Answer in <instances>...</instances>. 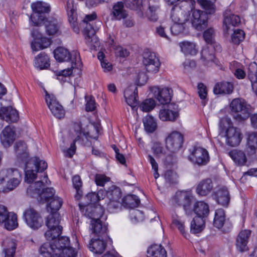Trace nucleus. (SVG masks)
<instances>
[{"mask_svg": "<svg viewBox=\"0 0 257 257\" xmlns=\"http://www.w3.org/2000/svg\"><path fill=\"white\" fill-rule=\"evenodd\" d=\"M14 149L17 159L25 164V181L28 183H32L36 178V173L42 172L47 168V163L38 157L29 160L27 146L25 142L19 141L16 143Z\"/></svg>", "mask_w": 257, "mask_h": 257, "instance_id": "nucleus-1", "label": "nucleus"}, {"mask_svg": "<svg viewBox=\"0 0 257 257\" xmlns=\"http://www.w3.org/2000/svg\"><path fill=\"white\" fill-rule=\"evenodd\" d=\"M104 197V191L100 190L96 193L91 192L88 193L85 197L86 200V205L84 211V215L87 217H101L104 214V207L100 204L96 203L103 199Z\"/></svg>", "mask_w": 257, "mask_h": 257, "instance_id": "nucleus-2", "label": "nucleus"}, {"mask_svg": "<svg viewBox=\"0 0 257 257\" xmlns=\"http://www.w3.org/2000/svg\"><path fill=\"white\" fill-rule=\"evenodd\" d=\"M52 242L54 248V255L51 257H76L77 251L70 246L69 238L66 236L56 237L48 240Z\"/></svg>", "mask_w": 257, "mask_h": 257, "instance_id": "nucleus-3", "label": "nucleus"}, {"mask_svg": "<svg viewBox=\"0 0 257 257\" xmlns=\"http://www.w3.org/2000/svg\"><path fill=\"white\" fill-rule=\"evenodd\" d=\"M61 218L59 212H50L46 220V225L48 230L44 235L47 240H51L59 237L62 230V227L59 225Z\"/></svg>", "mask_w": 257, "mask_h": 257, "instance_id": "nucleus-4", "label": "nucleus"}, {"mask_svg": "<svg viewBox=\"0 0 257 257\" xmlns=\"http://www.w3.org/2000/svg\"><path fill=\"white\" fill-rule=\"evenodd\" d=\"M249 106L244 99L240 98L233 99L229 105L233 118L239 121L245 120L249 117Z\"/></svg>", "mask_w": 257, "mask_h": 257, "instance_id": "nucleus-5", "label": "nucleus"}, {"mask_svg": "<svg viewBox=\"0 0 257 257\" xmlns=\"http://www.w3.org/2000/svg\"><path fill=\"white\" fill-rule=\"evenodd\" d=\"M188 160L193 164L199 166L206 165L210 160L208 152L205 148L195 145L189 149Z\"/></svg>", "mask_w": 257, "mask_h": 257, "instance_id": "nucleus-6", "label": "nucleus"}, {"mask_svg": "<svg viewBox=\"0 0 257 257\" xmlns=\"http://www.w3.org/2000/svg\"><path fill=\"white\" fill-rule=\"evenodd\" d=\"M31 8L33 13L30 19L34 26H38L45 20V14L50 12V7L42 2H38L32 4Z\"/></svg>", "mask_w": 257, "mask_h": 257, "instance_id": "nucleus-7", "label": "nucleus"}, {"mask_svg": "<svg viewBox=\"0 0 257 257\" xmlns=\"http://www.w3.org/2000/svg\"><path fill=\"white\" fill-rule=\"evenodd\" d=\"M4 224L9 230L15 229L18 226L17 215L13 212H8L7 208L0 205V225Z\"/></svg>", "mask_w": 257, "mask_h": 257, "instance_id": "nucleus-8", "label": "nucleus"}, {"mask_svg": "<svg viewBox=\"0 0 257 257\" xmlns=\"http://www.w3.org/2000/svg\"><path fill=\"white\" fill-rule=\"evenodd\" d=\"M23 218L28 226L33 229H38L43 223L40 213L33 208H29L24 212Z\"/></svg>", "mask_w": 257, "mask_h": 257, "instance_id": "nucleus-9", "label": "nucleus"}, {"mask_svg": "<svg viewBox=\"0 0 257 257\" xmlns=\"http://www.w3.org/2000/svg\"><path fill=\"white\" fill-rule=\"evenodd\" d=\"M192 196L186 191H178L173 198L175 206H182L187 215L191 213Z\"/></svg>", "mask_w": 257, "mask_h": 257, "instance_id": "nucleus-10", "label": "nucleus"}, {"mask_svg": "<svg viewBox=\"0 0 257 257\" xmlns=\"http://www.w3.org/2000/svg\"><path fill=\"white\" fill-rule=\"evenodd\" d=\"M165 143L167 149L174 154L181 148L183 143V136L179 132H173L167 137Z\"/></svg>", "mask_w": 257, "mask_h": 257, "instance_id": "nucleus-11", "label": "nucleus"}, {"mask_svg": "<svg viewBox=\"0 0 257 257\" xmlns=\"http://www.w3.org/2000/svg\"><path fill=\"white\" fill-rule=\"evenodd\" d=\"M143 63L149 73H156L159 71L161 62L156 53L147 52L143 56Z\"/></svg>", "mask_w": 257, "mask_h": 257, "instance_id": "nucleus-12", "label": "nucleus"}, {"mask_svg": "<svg viewBox=\"0 0 257 257\" xmlns=\"http://www.w3.org/2000/svg\"><path fill=\"white\" fill-rule=\"evenodd\" d=\"M191 13V22L193 27L198 31L205 29L207 26L208 19L206 13L195 9H192Z\"/></svg>", "mask_w": 257, "mask_h": 257, "instance_id": "nucleus-13", "label": "nucleus"}, {"mask_svg": "<svg viewBox=\"0 0 257 257\" xmlns=\"http://www.w3.org/2000/svg\"><path fill=\"white\" fill-rule=\"evenodd\" d=\"M225 138L226 144L228 146L234 147L240 144L243 137L239 128L229 126L226 130Z\"/></svg>", "mask_w": 257, "mask_h": 257, "instance_id": "nucleus-14", "label": "nucleus"}, {"mask_svg": "<svg viewBox=\"0 0 257 257\" xmlns=\"http://www.w3.org/2000/svg\"><path fill=\"white\" fill-rule=\"evenodd\" d=\"M45 100L54 116L58 118H61L64 116V110L54 95H50L46 92Z\"/></svg>", "mask_w": 257, "mask_h": 257, "instance_id": "nucleus-15", "label": "nucleus"}, {"mask_svg": "<svg viewBox=\"0 0 257 257\" xmlns=\"http://www.w3.org/2000/svg\"><path fill=\"white\" fill-rule=\"evenodd\" d=\"M153 96L159 102L163 105L169 103L171 100L172 90L169 88H160L158 86H153L150 88Z\"/></svg>", "mask_w": 257, "mask_h": 257, "instance_id": "nucleus-16", "label": "nucleus"}, {"mask_svg": "<svg viewBox=\"0 0 257 257\" xmlns=\"http://www.w3.org/2000/svg\"><path fill=\"white\" fill-rule=\"evenodd\" d=\"M101 217H89L91 219L90 223V229L92 233L97 236L98 237L106 238L108 237L107 226L100 220Z\"/></svg>", "mask_w": 257, "mask_h": 257, "instance_id": "nucleus-17", "label": "nucleus"}, {"mask_svg": "<svg viewBox=\"0 0 257 257\" xmlns=\"http://www.w3.org/2000/svg\"><path fill=\"white\" fill-rule=\"evenodd\" d=\"M46 33L49 36H58L62 33V23L58 19L50 18L44 22Z\"/></svg>", "mask_w": 257, "mask_h": 257, "instance_id": "nucleus-18", "label": "nucleus"}, {"mask_svg": "<svg viewBox=\"0 0 257 257\" xmlns=\"http://www.w3.org/2000/svg\"><path fill=\"white\" fill-rule=\"evenodd\" d=\"M212 197L218 204L225 207L228 206L230 200L229 191L225 186L217 188L213 192Z\"/></svg>", "mask_w": 257, "mask_h": 257, "instance_id": "nucleus-19", "label": "nucleus"}, {"mask_svg": "<svg viewBox=\"0 0 257 257\" xmlns=\"http://www.w3.org/2000/svg\"><path fill=\"white\" fill-rule=\"evenodd\" d=\"M110 16L112 21H120L127 18L128 13L125 9L122 2H118L113 5L110 11Z\"/></svg>", "mask_w": 257, "mask_h": 257, "instance_id": "nucleus-20", "label": "nucleus"}, {"mask_svg": "<svg viewBox=\"0 0 257 257\" xmlns=\"http://www.w3.org/2000/svg\"><path fill=\"white\" fill-rule=\"evenodd\" d=\"M0 118L8 122H15L19 119L18 112L12 106L2 107L0 109Z\"/></svg>", "mask_w": 257, "mask_h": 257, "instance_id": "nucleus-21", "label": "nucleus"}, {"mask_svg": "<svg viewBox=\"0 0 257 257\" xmlns=\"http://www.w3.org/2000/svg\"><path fill=\"white\" fill-rule=\"evenodd\" d=\"M250 234L251 231L247 229L239 232L236 239V246L238 250L243 252L248 250L247 244Z\"/></svg>", "mask_w": 257, "mask_h": 257, "instance_id": "nucleus-22", "label": "nucleus"}, {"mask_svg": "<svg viewBox=\"0 0 257 257\" xmlns=\"http://www.w3.org/2000/svg\"><path fill=\"white\" fill-rule=\"evenodd\" d=\"M22 180V174L19 171H15L14 174L7 181L6 185H3L2 190L4 192H8L15 189L18 186Z\"/></svg>", "mask_w": 257, "mask_h": 257, "instance_id": "nucleus-23", "label": "nucleus"}, {"mask_svg": "<svg viewBox=\"0 0 257 257\" xmlns=\"http://www.w3.org/2000/svg\"><path fill=\"white\" fill-rule=\"evenodd\" d=\"M213 188L212 180L210 178L205 179L198 184L196 188V192L199 196H206L212 191Z\"/></svg>", "mask_w": 257, "mask_h": 257, "instance_id": "nucleus-24", "label": "nucleus"}, {"mask_svg": "<svg viewBox=\"0 0 257 257\" xmlns=\"http://www.w3.org/2000/svg\"><path fill=\"white\" fill-rule=\"evenodd\" d=\"M16 139L14 128L10 125L7 126L2 132L1 142L5 147H10Z\"/></svg>", "mask_w": 257, "mask_h": 257, "instance_id": "nucleus-25", "label": "nucleus"}, {"mask_svg": "<svg viewBox=\"0 0 257 257\" xmlns=\"http://www.w3.org/2000/svg\"><path fill=\"white\" fill-rule=\"evenodd\" d=\"M234 89L232 83L228 81H221L216 83L213 88V92L215 94H230Z\"/></svg>", "mask_w": 257, "mask_h": 257, "instance_id": "nucleus-26", "label": "nucleus"}, {"mask_svg": "<svg viewBox=\"0 0 257 257\" xmlns=\"http://www.w3.org/2000/svg\"><path fill=\"white\" fill-rule=\"evenodd\" d=\"M235 164L238 166L246 165L247 157L244 151L238 149H233L228 153Z\"/></svg>", "mask_w": 257, "mask_h": 257, "instance_id": "nucleus-27", "label": "nucleus"}, {"mask_svg": "<svg viewBox=\"0 0 257 257\" xmlns=\"http://www.w3.org/2000/svg\"><path fill=\"white\" fill-rule=\"evenodd\" d=\"M106 239L101 237H98L97 239H91L88 245L90 250L95 254H102L106 247V243L104 241V239Z\"/></svg>", "mask_w": 257, "mask_h": 257, "instance_id": "nucleus-28", "label": "nucleus"}, {"mask_svg": "<svg viewBox=\"0 0 257 257\" xmlns=\"http://www.w3.org/2000/svg\"><path fill=\"white\" fill-rule=\"evenodd\" d=\"M247 77L251 82L252 90L257 97V64L255 62L249 64Z\"/></svg>", "mask_w": 257, "mask_h": 257, "instance_id": "nucleus-29", "label": "nucleus"}, {"mask_svg": "<svg viewBox=\"0 0 257 257\" xmlns=\"http://www.w3.org/2000/svg\"><path fill=\"white\" fill-rule=\"evenodd\" d=\"M193 211L196 214V217L206 218L209 214V207L207 203L204 201H197L193 206Z\"/></svg>", "mask_w": 257, "mask_h": 257, "instance_id": "nucleus-30", "label": "nucleus"}, {"mask_svg": "<svg viewBox=\"0 0 257 257\" xmlns=\"http://www.w3.org/2000/svg\"><path fill=\"white\" fill-rule=\"evenodd\" d=\"M240 20L239 16L234 14H228L225 12L224 14V32L228 33L230 29V26H237L240 23Z\"/></svg>", "mask_w": 257, "mask_h": 257, "instance_id": "nucleus-31", "label": "nucleus"}, {"mask_svg": "<svg viewBox=\"0 0 257 257\" xmlns=\"http://www.w3.org/2000/svg\"><path fill=\"white\" fill-rule=\"evenodd\" d=\"M137 87L135 88L132 86L126 88L124 91V96L126 103L131 106H134L137 104L138 97Z\"/></svg>", "mask_w": 257, "mask_h": 257, "instance_id": "nucleus-32", "label": "nucleus"}, {"mask_svg": "<svg viewBox=\"0 0 257 257\" xmlns=\"http://www.w3.org/2000/svg\"><path fill=\"white\" fill-rule=\"evenodd\" d=\"M148 257H167V253L165 248L161 244H154L148 248Z\"/></svg>", "mask_w": 257, "mask_h": 257, "instance_id": "nucleus-33", "label": "nucleus"}, {"mask_svg": "<svg viewBox=\"0 0 257 257\" xmlns=\"http://www.w3.org/2000/svg\"><path fill=\"white\" fill-rule=\"evenodd\" d=\"M170 104L168 109H162L160 110L159 117L163 121H174L176 120L179 116L178 112L175 110H172L170 109Z\"/></svg>", "mask_w": 257, "mask_h": 257, "instance_id": "nucleus-34", "label": "nucleus"}, {"mask_svg": "<svg viewBox=\"0 0 257 257\" xmlns=\"http://www.w3.org/2000/svg\"><path fill=\"white\" fill-rule=\"evenodd\" d=\"M108 200H120L122 193L120 189L114 185L109 187L107 190L104 191Z\"/></svg>", "mask_w": 257, "mask_h": 257, "instance_id": "nucleus-35", "label": "nucleus"}, {"mask_svg": "<svg viewBox=\"0 0 257 257\" xmlns=\"http://www.w3.org/2000/svg\"><path fill=\"white\" fill-rule=\"evenodd\" d=\"M140 203L139 198L135 195L128 194L122 199V205L125 208H134L137 207Z\"/></svg>", "mask_w": 257, "mask_h": 257, "instance_id": "nucleus-36", "label": "nucleus"}, {"mask_svg": "<svg viewBox=\"0 0 257 257\" xmlns=\"http://www.w3.org/2000/svg\"><path fill=\"white\" fill-rule=\"evenodd\" d=\"M257 149V133H251L248 136L247 152L248 156L255 155Z\"/></svg>", "mask_w": 257, "mask_h": 257, "instance_id": "nucleus-37", "label": "nucleus"}, {"mask_svg": "<svg viewBox=\"0 0 257 257\" xmlns=\"http://www.w3.org/2000/svg\"><path fill=\"white\" fill-rule=\"evenodd\" d=\"M51 43V39L43 36L37 41L32 42L31 48L34 51H38L48 47Z\"/></svg>", "mask_w": 257, "mask_h": 257, "instance_id": "nucleus-38", "label": "nucleus"}, {"mask_svg": "<svg viewBox=\"0 0 257 257\" xmlns=\"http://www.w3.org/2000/svg\"><path fill=\"white\" fill-rule=\"evenodd\" d=\"M55 59L60 62L68 61L71 59V55L68 50L63 47H58L54 52Z\"/></svg>", "mask_w": 257, "mask_h": 257, "instance_id": "nucleus-39", "label": "nucleus"}, {"mask_svg": "<svg viewBox=\"0 0 257 257\" xmlns=\"http://www.w3.org/2000/svg\"><path fill=\"white\" fill-rule=\"evenodd\" d=\"M35 66L40 70L50 66L49 57L45 52H42L35 58Z\"/></svg>", "mask_w": 257, "mask_h": 257, "instance_id": "nucleus-40", "label": "nucleus"}, {"mask_svg": "<svg viewBox=\"0 0 257 257\" xmlns=\"http://www.w3.org/2000/svg\"><path fill=\"white\" fill-rule=\"evenodd\" d=\"M205 219L199 217H195L190 224V231L193 233L201 232L204 228Z\"/></svg>", "mask_w": 257, "mask_h": 257, "instance_id": "nucleus-41", "label": "nucleus"}, {"mask_svg": "<svg viewBox=\"0 0 257 257\" xmlns=\"http://www.w3.org/2000/svg\"><path fill=\"white\" fill-rule=\"evenodd\" d=\"M47 209L49 212H58L62 204V199L57 196L52 198L49 201H47Z\"/></svg>", "mask_w": 257, "mask_h": 257, "instance_id": "nucleus-42", "label": "nucleus"}, {"mask_svg": "<svg viewBox=\"0 0 257 257\" xmlns=\"http://www.w3.org/2000/svg\"><path fill=\"white\" fill-rule=\"evenodd\" d=\"M225 221V214L224 209L219 208L216 209L213 221V225L218 228H221L224 225Z\"/></svg>", "mask_w": 257, "mask_h": 257, "instance_id": "nucleus-43", "label": "nucleus"}, {"mask_svg": "<svg viewBox=\"0 0 257 257\" xmlns=\"http://www.w3.org/2000/svg\"><path fill=\"white\" fill-rule=\"evenodd\" d=\"M197 3L204 9L208 14H213L216 11V7L213 0H196Z\"/></svg>", "mask_w": 257, "mask_h": 257, "instance_id": "nucleus-44", "label": "nucleus"}, {"mask_svg": "<svg viewBox=\"0 0 257 257\" xmlns=\"http://www.w3.org/2000/svg\"><path fill=\"white\" fill-rule=\"evenodd\" d=\"M201 59L205 65H208L213 62L215 56L212 51V48L207 47L204 48L201 51Z\"/></svg>", "mask_w": 257, "mask_h": 257, "instance_id": "nucleus-45", "label": "nucleus"}, {"mask_svg": "<svg viewBox=\"0 0 257 257\" xmlns=\"http://www.w3.org/2000/svg\"><path fill=\"white\" fill-rule=\"evenodd\" d=\"M143 121L145 130L147 132L152 133L157 129L156 121L152 116H146L144 118Z\"/></svg>", "mask_w": 257, "mask_h": 257, "instance_id": "nucleus-46", "label": "nucleus"}, {"mask_svg": "<svg viewBox=\"0 0 257 257\" xmlns=\"http://www.w3.org/2000/svg\"><path fill=\"white\" fill-rule=\"evenodd\" d=\"M181 51L185 55H194L197 53L195 44L190 42H183L180 43Z\"/></svg>", "mask_w": 257, "mask_h": 257, "instance_id": "nucleus-47", "label": "nucleus"}, {"mask_svg": "<svg viewBox=\"0 0 257 257\" xmlns=\"http://www.w3.org/2000/svg\"><path fill=\"white\" fill-rule=\"evenodd\" d=\"M54 248L52 242L43 243L39 248L40 253L44 257H51L54 255Z\"/></svg>", "mask_w": 257, "mask_h": 257, "instance_id": "nucleus-48", "label": "nucleus"}, {"mask_svg": "<svg viewBox=\"0 0 257 257\" xmlns=\"http://www.w3.org/2000/svg\"><path fill=\"white\" fill-rule=\"evenodd\" d=\"M18 170L15 168H3L0 170V185L6 184V180L13 175L15 171Z\"/></svg>", "mask_w": 257, "mask_h": 257, "instance_id": "nucleus-49", "label": "nucleus"}, {"mask_svg": "<svg viewBox=\"0 0 257 257\" xmlns=\"http://www.w3.org/2000/svg\"><path fill=\"white\" fill-rule=\"evenodd\" d=\"M6 243L8 244V247L4 249L5 257H14L17 247L16 240L8 239Z\"/></svg>", "mask_w": 257, "mask_h": 257, "instance_id": "nucleus-50", "label": "nucleus"}, {"mask_svg": "<svg viewBox=\"0 0 257 257\" xmlns=\"http://www.w3.org/2000/svg\"><path fill=\"white\" fill-rule=\"evenodd\" d=\"M172 224L178 228L180 233L184 236V237L186 238H187V235L188 234L186 231L184 222L182 221L180 217L178 216L177 215H176V217H173Z\"/></svg>", "mask_w": 257, "mask_h": 257, "instance_id": "nucleus-51", "label": "nucleus"}, {"mask_svg": "<svg viewBox=\"0 0 257 257\" xmlns=\"http://www.w3.org/2000/svg\"><path fill=\"white\" fill-rule=\"evenodd\" d=\"M72 183L76 191L75 198L76 199L78 200L82 195V190L81 188L82 185V182L80 177L79 175L74 176L72 178Z\"/></svg>", "mask_w": 257, "mask_h": 257, "instance_id": "nucleus-52", "label": "nucleus"}, {"mask_svg": "<svg viewBox=\"0 0 257 257\" xmlns=\"http://www.w3.org/2000/svg\"><path fill=\"white\" fill-rule=\"evenodd\" d=\"M86 25L84 29V34L87 42H90L96 39L95 35V31L91 23H86Z\"/></svg>", "mask_w": 257, "mask_h": 257, "instance_id": "nucleus-53", "label": "nucleus"}, {"mask_svg": "<svg viewBox=\"0 0 257 257\" xmlns=\"http://www.w3.org/2000/svg\"><path fill=\"white\" fill-rule=\"evenodd\" d=\"M155 105V101L152 98H149L146 99L141 103L140 108L143 111L149 112L152 110Z\"/></svg>", "mask_w": 257, "mask_h": 257, "instance_id": "nucleus-54", "label": "nucleus"}, {"mask_svg": "<svg viewBox=\"0 0 257 257\" xmlns=\"http://www.w3.org/2000/svg\"><path fill=\"white\" fill-rule=\"evenodd\" d=\"M55 191L53 188H46L44 189L39 196L42 200L47 202L49 201L52 198L55 197Z\"/></svg>", "mask_w": 257, "mask_h": 257, "instance_id": "nucleus-55", "label": "nucleus"}, {"mask_svg": "<svg viewBox=\"0 0 257 257\" xmlns=\"http://www.w3.org/2000/svg\"><path fill=\"white\" fill-rule=\"evenodd\" d=\"M245 38V33L244 31L240 29L234 30V33L231 36L232 42L238 44L241 41H242Z\"/></svg>", "mask_w": 257, "mask_h": 257, "instance_id": "nucleus-56", "label": "nucleus"}, {"mask_svg": "<svg viewBox=\"0 0 257 257\" xmlns=\"http://www.w3.org/2000/svg\"><path fill=\"white\" fill-rule=\"evenodd\" d=\"M94 181L97 186L103 187L106 183L110 181V178L104 174H96Z\"/></svg>", "mask_w": 257, "mask_h": 257, "instance_id": "nucleus-57", "label": "nucleus"}, {"mask_svg": "<svg viewBox=\"0 0 257 257\" xmlns=\"http://www.w3.org/2000/svg\"><path fill=\"white\" fill-rule=\"evenodd\" d=\"M120 205V200H108L106 208L109 212L115 213L119 210Z\"/></svg>", "mask_w": 257, "mask_h": 257, "instance_id": "nucleus-58", "label": "nucleus"}, {"mask_svg": "<svg viewBox=\"0 0 257 257\" xmlns=\"http://www.w3.org/2000/svg\"><path fill=\"white\" fill-rule=\"evenodd\" d=\"M85 99L86 101L85 110L86 111H92L96 108V102L94 98L92 96H85Z\"/></svg>", "mask_w": 257, "mask_h": 257, "instance_id": "nucleus-59", "label": "nucleus"}, {"mask_svg": "<svg viewBox=\"0 0 257 257\" xmlns=\"http://www.w3.org/2000/svg\"><path fill=\"white\" fill-rule=\"evenodd\" d=\"M50 181L48 179L47 175L44 174L43 176L40 177V180L39 181L35 182V189L38 191H40L41 188L45 186L46 185L50 184Z\"/></svg>", "mask_w": 257, "mask_h": 257, "instance_id": "nucleus-60", "label": "nucleus"}, {"mask_svg": "<svg viewBox=\"0 0 257 257\" xmlns=\"http://www.w3.org/2000/svg\"><path fill=\"white\" fill-rule=\"evenodd\" d=\"M214 30L212 28H209L204 31L203 33V38L205 42L209 44H212L214 42Z\"/></svg>", "mask_w": 257, "mask_h": 257, "instance_id": "nucleus-61", "label": "nucleus"}, {"mask_svg": "<svg viewBox=\"0 0 257 257\" xmlns=\"http://www.w3.org/2000/svg\"><path fill=\"white\" fill-rule=\"evenodd\" d=\"M123 1L127 8L134 10L140 8L142 4V0H123Z\"/></svg>", "mask_w": 257, "mask_h": 257, "instance_id": "nucleus-62", "label": "nucleus"}, {"mask_svg": "<svg viewBox=\"0 0 257 257\" xmlns=\"http://www.w3.org/2000/svg\"><path fill=\"white\" fill-rule=\"evenodd\" d=\"M73 128L76 135V138L74 140V141H78L81 139L82 135H84L81 123L80 121L75 122L73 124Z\"/></svg>", "mask_w": 257, "mask_h": 257, "instance_id": "nucleus-63", "label": "nucleus"}, {"mask_svg": "<svg viewBox=\"0 0 257 257\" xmlns=\"http://www.w3.org/2000/svg\"><path fill=\"white\" fill-rule=\"evenodd\" d=\"M184 27L182 23H175L170 28V31L172 35H178L183 32Z\"/></svg>", "mask_w": 257, "mask_h": 257, "instance_id": "nucleus-64", "label": "nucleus"}]
</instances>
